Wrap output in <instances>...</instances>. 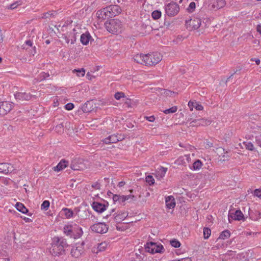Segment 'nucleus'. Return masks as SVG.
Instances as JSON below:
<instances>
[{"label":"nucleus","instance_id":"nucleus-1","mask_svg":"<svg viewBox=\"0 0 261 261\" xmlns=\"http://www.w3.org/2000/svg\"><path fill=\"white\" fill-rule=\"evenodd\" d=\"M134 59L137 63L146 66H154L162 59V55L159 52H153L147 54H137L134 56Z\"/></svg>","mask_w":261,"mask_h":261},{"label":"nucleus","instance_id":"nucleus-2","mask_svg":"<svg viewBox=\"0 0 261 261\" xmlns=\"http://www.w3.org/2000/svg\"><path fill=\"white\" fill-rule=\"evenodd\" d=\"M121 12V9L118 5H111L97 11L96 15L99 19H105L107 18L114 17Z\"/></svg>","mask_w":261,"mask_h":261},{"label":"nucleus","instance_id":"nucleus-3","mask_svg":"<svg viewBox=\"0 0 261 261\" xmlns=\"http://www.w3.org/2000/svg\"><path fill=\"white\" fill-rule=\"evenodd\" d=\"M67 246L66 240L58 237H55L52 242V249L50 252L54 256H59L64 253Z\"/></svg>","mask_w":261,"mask_h":261},{"label":"nucleus","instance_id":"nucleus-4","mask_svg":"<svg viewBox=\"0 0 261 261\" xmlns=\"http://www.w3.org/2000/svg\"><path fill=\"white\" fill-rule=\"evenodd\" d=\"M63 231L66 236L74 239L80 238L83 233L82 228L77 224L72 222L65 225Z\"/></svg>","mask_w":261,"mask_h":261},{"label":"nucleus","instance_id":"nucleus-5","mask_svg":"<svg viewBox=\"0 0 261 261\" xmlns=\"http://www.w3.org/2000/svg\"><path fill=\"white\" fill-rule=\"evenodd\" d=\"M105 26L107 30L112 34L121 33L123 29L122 22L117 19H112L106 21Z\"/></svg>","mask_w":261,"mask_h":261},{"label":"nucleus","instance_id":"nucleus-6","mask_svg":"<svg viewBox=\"0 0 261 261\" xmlns=\"http://www.w3.org/2000/svg\"><path fill=\"white\" fill-rule=\"evenodd\" d=\"M201 24V19L198 15H193L186 20L185 25L190 31L196 30Z\"/></svg>","mask_w":261,"mask_h":261},{"label":"nucleus","instance_id":"nucleus-7","mask_svg":"<svg viewBox=\"0 0 261 261\" xmlns=\"http://www.w3.org/2000/svg\"><path fill=\"white\" fill-rule=\"evenodd\" d=\"M84 243H77L74 246H72L70 254L71 256L75 258H79L85 253L84 249Z\"/></svg>","mask_w":261,"mask_h":261},{"label":"nucleus","instance_id":"nucleus-8","mask_svg":"<svg viewBox=\"0 0 261 261\" xmlns=\"http://www.w3.org/2000/svg\"><path fill=\"white\" fill-rule=\"evenodd\" d=\"M145 248L147 252L151 254L161 253L163 252L164 250L162 245L153 242L147 243L145 245Z\"/></svg>","mask_w":261,"mask_h":261},{"label":"nucleus","instance_id":"nucleus-9","mask_svg":"<svg viewBox=\"0 0 261 261\" xmlns=\"http://www.w3.org/2000/svg\"><path fill=\"white\" fill-rule=\"evenodd\" d=\"M91 229L92 231L98 233H105L108 230L109 227L105 223H95L91 226Z\"/></svg>","mask_w":261,"mask_h":261},{"label":"nucleus","instance_id":"nucleus-10","mask_svg":"<svg viewBox=\"0 0 261 261\" xmlns=\"http://www.w3.org/2000/svg\"><path fill=\"white\" fill-rule=\"evenodd\" d=\"M165 10L168 16H174L178 13L179 7L176 3H170L165 6Z\"/></svg>","mask_w":261,"mask_h":261},{"label":"nucleus","instance_id":"nucleus-11","mask_svg":"<svg viewBox=\"0 0 261 261\" xmlns=\"http://www.w3.org/2000/svg\"><path fill=\"white\" fill-rule=\"evenodd\" d=\"M76 34L75 29H73L69 32L62 35V38L65 40L67 43H70L73 44L76 40Z\"/></svg>","mask_w":261,"mask_h":261},{"label":"nucleus","instance_id":"nucleus-12","mask_svg":"<svg viewBox=\"0 0 261 261\" xmlns=\"http://www.w3.org/2000/svg\"><path fill=\"white\" fill-rule=\"evenodd\" d=\"M0 112L1 115H5L10 112L14 107V104L12 102L8 101L0 102Z\"/></svg>","mask_w":261,"mask_h":261},{"label":"nucleus","instance_id":"nucleus-13","mask_svg":"<svg viewBox=\"0 0 261 261\" xmlns=\"http://www.w3.org/2000/svg\"><path fill=\"white\" fill-rule=\"evenodd\" d=\"M123 139V137L121 135L113 134L104 139L102 141L105 144L116 143Z\"/></svg>","mask_w":261,"mask_h":261},{"label":"nucleus","instance_id":"nucleus-14","mask_svg":"<svg viewBox=\"0 0 261 261\" xmlns=\"http://www.w3.org/2000/svg\"><path fill=\"white\" fill-rule=\"evenodd\" d=\"M14 169L13 166L7 163H0V173L7 174Z\"/></svg>","mask_w":261,"mask_h":261},{"label":"nucleus","instance_id":"nucleus-15","mask_svg":"<svg viewBox=\"0 0 261 261\" xmlns=\"http://www.w3.org/2000/svg\"><path fill=\"white\" fill-rule=\"evenodd\" d=\"M15 99L18 101L29 100L31 98V95L26 92H16L14 94Z\"/></svg>","mask_w":261,"mask_h":261},{"label":"nucleus","instance_id":"nucleus-16","mask_svg":"<svg viewBox=\"0 0 261 261\" xmlns=\"http://www.w3.org/2000/svg\"><path fill=\"white\" fill-rule=\"evenodd\" d=\"M128 216V213L125 211H118L114 216L116 222L120 223L123 221Z\"/></svg>","mask_w":261,"mask_h":261},{"label":"nucleus","instance_id":"nucleus-17","mask_svg":"<svg viewBox=\"0 0 261 261\" xmlns=\"http://www.w3.org/2000/svg\"><path fill=\"white\" fill-rule=\"evenodd\" d=\"M107 206L103 203L94 202L92 203V208L96 212L101 213L106 210Z\"/></svg>","mask_w":261,"mask_h":261},{"label":"nucleus","instance_id":"nucleus-18","mask_svg":"<svg viewBox=\"0 0 261 261\" xmlns=\"http://www.w3.org/2000/svg\"><path fill=\"white\" fill-rule=\"evenodd\" d=\"M165 203L167 208L169 209L174 208L176 205L175 200L173 196L166 197Z\"/></svg>","mask_w":261,"mask_h":261},{"label":"nucleus","instance_id":"nucleus-19","mask_svg":"<svg viewBox=\"0 0 261 261\" xmlns=\"http://www.w3.org/2000/svg\"><path fill=\"white\" fill-rule=\"evenodd\" d=\"M188 107L191 111H193L194 108L198 111H201L203 109V106L196 101H189L188 102Z\"/></svg>","mask_w":261,"mask_h":261},{"label":"nucleus","instance_id":"nucleus-20","mask_svg":"<svg viewBox=\"0 0 261 261\" xmlns=\"http://www.w3.org/2000/svg\"><path fill=\"white\" fill-rule=\"evenodd\" d=\"M108 243L107 242H101L97 245L96 248H93V251L96 253L106 250L108 247Z\"/></svg>","mask_w":261,"mask_h":261},{"label":"nucleus","instance_id":"nucleus-21","mask_svg":"<svg viewBox=\"0 0 261 261\" xmlns=\"http://www.w3.org/2000/svg\"><path fill=\"white\" fill-rule=\"evenodd\" d=\"M167 171V168L164 167H160L155 172V177L158 179H161L163 178Z\"/></svg>","mask_w":261,"mask_h":261},{"label":"nucleus","instance_id":"nucleus-22","mask_svg":"<svg viewBox=\"0 0 261 261\" xmlns=\"http://www.w3.org/2000/svg\"><path fill=\"white\" fill-rule=\"evenodd\" d=\"M68 165V161L65 160H62L56 166L53 168V169L55 171L59 172L67 167Z\"/></svg>","mask_w":261,"mask_h":261},{"label":"nucleus","instance_id":"nucleus-23","mask_svg":"<svg viewBox=\"0 0 261 261\" xmlns=\"http://www.w3.org/2000/svg\"><path fill=\"white\" fill-rule=\"evenodd\" d=\"M61 213L66 219H70L73 217V212L70 208H63L61 211Z\"/></svg>","mask_w":261,"mask_h":261},{"label":"nucleus","instance_id":"nucleus-24","mask_svg":"<svg viewBox=\"0 0 261 261\" xmlns=\"http://www.w3.org/2000/svg\"><path fill=\"white\" fill-rule=\"evenodd\" d=\"M213 3L215 11L223 8L225 5V0H213Z\"/></svg>","mask_w":261,"mask_h":261},{"label":"nucleus","instance_id":"nucleus-25","mask_svg":"<svg viewBox=\"0 0 261 261\" xmlns=\"http://www.w3.org/2000/svg\"><path fill=\"white\" fill-rule=\"evenodd\" d=\"M203 165L202 162L199 160H197L192 164L191 166H189L190 169L194 171L199 170Z\"/></svg>","mask_w":261,"mask_h":261},{"label":"nucleus","instance_id":"nucleus-26","mask_svg":"<svg viewBox=\"0 0 261 261\" xmlns=\"http://www.w3.org/2000/svg\"><path fill=\"white\" fill-rule=\"evenodd\" d=\"M192 122L196 123L197 125L207 126L211 123L212 121L208 119H200Z\"/></svg>","mask_w":261,"mask_h":261},{"label":"nucleus","instance_id":"nucleus-27","mask_svg":"<svg viewBox=\"0 0 261 261\" xmlns=\"http://www.w3.org/2000/svg\"><path fill=\"white\" fill-rule=\"evenodd\" d=\"M91 36L89 33H85L81 36L80 40L83 45H87L90 40Z\"/></svg>","mask_w":261,"mask_h":261},{"label":"nucleus","instance_id":"nucleus-28","mask_svg":"<svg viewBox=\"0 0 261 261\" xmlns=\"http://www.w3.org/2000/svg\"><path fill=\"white\" fill-rule=\"evenodd\" d=\"M213 0H206L203 4V8L207 11H214Z\"/></svg>","mask_w":261,"mask_h":261},{"label":"nucleus","instance_id":"nucleus-29","mask_svg":"<svg viewBox=\"0 0 261 261\" xmlns=\"http://www.w3.org/2000/svg\"><path fill=\"white\" fill-rule=\"evenodd\" d=\"M231 217L233 220L240 221L243 219L244 215L240 210H237L234 214H233V216H231Z\"/></svg>","mask_w":261,"mask_h":261},{"label":"nucleus","instance_id":"nucleus-30","mask_svg":"<svg viewBox=\"0 0 261 261\" xmlns=\"http://www.w3.org/2000/svg\"><path fill=\"white\" fill-rule=\"evenodd\" d=\"M16 209L21 212L23 214H27L28 212V209L24 206V205L21 203L17 202L16 204Z\"/></svg>","mask_w":261,"mask_h":261},{"label":"nucleus","instance_id":"nucleus-31","mask_svg":"<svg viewBox=\"0 0 261 261\" xmlns=\"http://www.w3.org/2000/svg\"><path fill=\"white\" fill-rule=\"evenodd\" d=\"M230 236V232L228 230L223 231L219 237V239L225 240L229 238Z\"/></svg>","mask_w":261,"mask_h":261},{"label":"nucleus","instance_id":"nucleus-32","mask_svg":"<svg viewBox=\"0 0 261 261\" xmlns=\"http://www.w3.org/2000/svg\"><path fill=\"white\" fill-rule=\"evenodd\" d=\"M113 200L114 203L118 202V203H121L124 202L122 195L115 194L113 196Z\"/></svg>","mask_w":261,"mask_h":261},{"label":"nucleus","instance_id":"nucleus-33","mask_svg":"<svg viewBox=\"0 0 261 261\" xmlns=\"http://www.w3.org/2000/svg\"><path fill=\"white\" fill-rule=\"evenodd\" d=\"M250 218L254 221H257L261 218V212L258 211L255 212V215L250 213L249 214Z\"/></svg>","mask_w":261,"mask_h":261},{"label":"nucleus","instance_id":"nucleus-34","mask_svg":"<svg viewBox=\"0 0 261 261\" xmlns=\"http://www.w3.org/2000/svg\"><path fill=\"white\" fill-rule=\"evenodd\" d=\"M175 164L178 165H186V160L185 159V156H181L179 157L175 161Z\"/></svg>","mask_w":261,"mask_h":261},{"label":"nucleus","instance_id":"nucleus-35","mask_svg":"<svg viewBox=\"0 0 261 261\" xmlns=\"http://www.w3.org/2000/svg\"><path fill=\"white\" fill-rule=\"evenodd\" d=\"M177 110V107L176 106H173L169 109H166L163 111V112L166 114H171L175 113Z\"/></svg>","mask_w":261,"mask_h":261},{"label":"nucleus","instance_id":"nucleus-36","mask_svg":"<svg viewBox=\"0 0 261 261\" xmlns=\"http://www.w3.org/2000/svg\"><path fill=\"white\" fill-rule=\"evenodd\" d=\"M161 12L159 10H155L152 12L151 16L154 20L158 19L161 16Z\"/></svg>","mask_w":261,"mask_h":261},{"label":"nucleus","instance_id":"nucleus-37","mask_svg":"<svg viewBox=\"0 0 261 261\" xmlns=\"http://www.w3.org/2000/svg\"><path fill=\"white\" fill-rule=\"evenodd\" d=\"M211 234V230L205 227L203 229V237L205 239H207Z\"/></svg>","mask_w":261,"mask_h":261},{"label":"nucleus","instance_id":"nucleus-38","mask_svg":"<svg viewBox=\"0 0 261 261\" xmlns=\"http://www.w3.org/2000/svg\"><path fill=\"white\" fill-rule=\"evenodd\" d=\"M170 245L174 248H179L181 244L177 240L173 239L170 241Z\"/></svg>","mask_w":261,"mask_h":261},{"label":"nucleus","instance_id":"nucleus-39","mask_svg":"<svg viewBox=\"0 0 261 261\" xmlns=\"http://www.w3.org/2000/svg\"><path fill=\"white\" fill-rule=\"evenodd\" d=\"M50 205V202L48 200L44 201L41 205V209L46 211Z\"/></svg>","mask_w":261,"mask_h":261},{"label":"nucleus","instance_id":"nucleus-40","mask_svg":"<svg viewBox=\"0 0 261 261\" xmlns=\"http://www.w3.org/2000/svg\"><path fill=\"white\" fill-rule=\"evenodd\" d=\"M73 72H76L78 76H84L85 74V70L84 68L74 69Z\"/></svg>","mask_w":261,"mask_h":261},{"label":"nucleus","instance_id":"nucleus-41","mask_svg":"<svg viewBox=\"0 0 261 261\" xmlns=\"http://www.w3.org/2000/svg\"><path fill=\"white\" fill-rule=\"evenodd\" d=\"M146 181L150 185H153L154 184V179L151 175H148L146 177Z\"/></svg>","mask_w":261,"mask_h":261},{"label":"nucleus","instance_id":"nucleus-42","mask_svg":"<svg viewBox=\"0 0 261 261\" xmlns=\"http://www.w3.org/2000/svg\"><path fill=\"white\" fill-rule=\"evenodd\" d=\"M196 8V4L195 2H191L187 8V10L189 12H193Z\"/></svg>","mask_w":261,"mask_h":261},{"label":"nucleus","instance_id":"nucleus-43","mask_svg":"<svg viewBox=\"0 0 261 261\" xmlns=\"http://www.w3.org/2000/svg\"><path fill=\"white\" fill-rule=\"evenodd\" d=\"M245 147L249 150L252 151L254 150V145L251 142H246L244 143Z\"/></svg>","mask_w":261,"mask_h":261},{"label":"nucleus","instance_id":"nucleus-44","mask_svg":"<svg viewBox=\"0 0 261 261\" xmlns=\"http://www.w3.org/2000/svg\"><path fill=\"white\" fill-rule=\"evenodd\" d=\"M114 97L116 99L119 100L121 98L124 97L125 94L122 92H118L115 94Z\"/></svg>","mask_w":261,"mask_h":261},{"label":"nucleus","instance_id":"nucleus-45","mask_svg":"<svg viewBox=\"0 0 261 261\" xmlns=\"http://www.w3.org/2000/svg\"><path fill=\"white\" fill-rule=\"evenodd\" d=\"M40 80L42 81V80L46 79L47 77H48L49 74L45 73L44 72H42L40 74Z\"/></svg>","mask_w":261,"mask_h":261},{"label":"nucleus","instance_id":"nucleus-46","mask_svg":"<svg viewBox=\"0 0 261 261\" xmlns=\"http://www.w3.org/2000/svg\"><path fill=\"white\" fill-rule=\"evenodd\" d=\"M74 108V105L72 103H68L65 106V108L68 111L71 110Z\"/></svg>","mask_w":261,"mask_h":261},{"label":"nucleus","instance_id":"nucleus-47","mask_svg":"<svg viewBox=\"0 0 261 261\" xmlns=\"http://www.w3.org/2000/svg\"><path fill=\"white\" fill-rule=\"evenodd\" d=\"M255 140L258 145L261 147V134L255 136Z\"/></svg>","mask_w":261,"mask_h":261},{"label":"nucleus","instance_id":"nucleus-48","mask_svg":"<svg viewBox=\"0 0 261 261\" xmlns=\"http://www.w3.org/2000/svg\"><path fill=\"white\" fill-rule=\"evenodd\" d=\"M254 195L260 198L261 199V189H256L254 191Z\"/></svg>","mask_w":261,"mask_h":261},{"label":"nucleus","instance_id":"nucleus-49","mask_svg":"<svg viewBox=\"0 0 261 261\" xmlns=\"http://www.w3.org/2000/svg\"><path fill=\"white\" fill-rule=\"evenodd\" d=\"M185 156V159L186 160V164L187 163H190L191 162V156L190 154H186Z\"/></svg>","mask_w":261,"mask_h":261},{"label":"nucleus","instance_id":"nucleus-50","mask_svg":"<svg viewBox=\"0 0 261 261\" xmlns=\"http://www.w3.org/2000/svg\"><path fill=\"white\" fill-rule=\"evenodd\" d=\"M123 196V199L124 202L125 201L128 200L130 199H133L134 197L133 195H122Z\"/></svg>","mask_w":261,"mask_h":261},{"label":"nucleus","instance_id":"nucleus-51","mask_svg":"<svg viewBox=\"0 0 261 261\" xmlns=\"http://www.w3.org/2000/svg\"><path fill=\"white\" fill-rule=\"evenodd\" d=\"M145 119L149 122H153L155 120V117L153 115L146 116Z\"/></svg>","mask_w":261,"mask_h":261},{"label":"nucleus","instance_id":"nucleus-52","mask_svg":"<svg viewBox=\"0 0 261 261\" xmlns=\"http://www.w3.org/2000/svg\"><path fill=\"white\" fill-rule=\"evenodd\" d=\"M19 5H20V4L18 2L14 3L12 4H11V5L10 6V8L11 9H14L16 8Z\"/></svg>","mask_w":261,"mask_h":261},{"label":"nucleus","instance_id":"nucleus-53","mask_svg":"<svg viewBox=\"0 0 261 261\" xmlns=\"http://www.w3.org/2000/svg\"><path fill=\"white\" fill-rule=\"evenodd\" d=\"M52 15H54V13L53 12H47V13H45L43 14V17L44 18H49L50 17H51Z\"/></svg>","mask_w":261,"mask_h":261},{"label":"nucleus","instance_id":"nucleus-54","mask_svg":"<svg viewBox=\"0 0 261 261\" xmlns=\"http://www.w3.org/2000/svg\"><path fill=\"white\" fill-rule=\"evenodd\" d=\"M175 261H192V259L190 257H186L180 259L175 260Z\"/></svg>","mask_w":261,"mask_h":261},{"label":"nucleus","instance_id":"nucleus-55","mask_svg":"<svg viewBox=\"0 0 261 261\" xmlns=\"http://www.w3.org/2000/svg\"><path fill=\"white\" fill-rule=\"evenodd\" d=\"M256 31L261 35V23L257 25Z\"/></svg>","mask_w":261,"mask_h":261},{"label":"nucleus","instance_id":"nucleus-56","mask_svg":"<svg viewBox=\"0 0 261 261\" xmlns=\"http://www.w3.org/2000/svg\"><path fill=\"white\" fill-rule=\"evenodd\" d=\"M251 60L252 61H254L257 65H259L260 63V61L259 59L252 58Z\"/></svg>","mask_w":261,"mask_h":261},{"label":"nucleus","instance_id":"nucleus-57","mask_svg":"<svg viewBox=\"0 0 261 261\" xmlns=\"http://www.w3.org/2000/svg\"><path fill=\"white\" fill-rule=\"evenodd\" d=\"M71 168L74 170H81V168L80 167H76L74 165H71Z\"/></svg>","mask_w":261,"mask_h":261},{"label":"nucleus","instance_id":"nucleus-58","mask_svg":"<svg viewBox=\"0 0 261 261\" xmlns=\"http://www.w3.org/2000/svg\"><path fill=\"white\" fill-rule=\"evenodd\" d=\"M125 184V182L123 181H120L118 184V186L119 187H123V186H124Z\"/></svg>","mask_w":261,"mask_h":261},{"label":"nucleus","instance_id":"nucleus-59","mask_svg":"<svg viewBox=\"0 0 261 261\" xmlns=\"http://www.w3.org/2000/svg\"><path fill=\"white\" fill-rule=\"evenodd\" d=\"M26 44H27L29 46H31L32 45V42L30 40H28L25 41Z\"/></svg>","mask_w":261,"mask_h":261},{"label":"nucleus","instance_id":"nucleus-60","mask_svg":"<svg viewBox=\"0 0 261 261\" xmlns=\"http://www.w3.org/2000/svg\"><path fill=\"white\" fill-rule=\"evenodd\" d=\"M23 220L25 221V222H31V219L29 218H27V217H24Z\"/></svg>","mask_w":261,"mask_h":261},{"label":"nucleus","instance_id":"nucleus-61","mask_svg":"<svg viewBox=\"0 0 261 261\" xmlns=\"http://www.w3.org/2000/svg\"><path fill=\"white\" fill-rule=\"evenodd\" d=\"M165 93L166 94V95H171L172 94V93H173L172 91H166L165 92Z\"/></svg>","mask_w":261,"mask_h":261},{"label":"nucleus","instance_id":"nucleus-62","mask_svg":"<svg viewBox=\"0 0 261 261\" xmlns=\"http://www.w3.org/2000/svg\"><path fill=\"white\" fill-rule=\"evenodd\" d=\"M253 43L254 44H257L258 45H259V40H258L255 39V40H253Z\"/></svg>","mask_w":261,"mask_h":261},{"label":"nucleus","instance_id":"nucleus-63","mask_svg":"<svg viewBox=\"0 0 261 261\" xmlns=\"http://www.w3.org/2000/svg\"><path fill=\"white\" fill-rule=\"evenodd\" d=\"M256 129H257V132H259V133L261 132V126H257L256 127Z\"/></svg>","mask_w":261,"mask_h":261},{"label":"nucleus","instance_id":"nucleus-64","mask_svg":"<svg viewBox=\"0 0 261 261\" xmlns=\"http://www.w3.org/2000/svg\"><path fill=\"white\" fill-rule=\"evenodd\" d=\"M84 212H85L86 215H87L88 214L89 215V216L91 215L89 211H85Z\"/></svg>","mask_w":261,"mask_h":261}]
</instances>
